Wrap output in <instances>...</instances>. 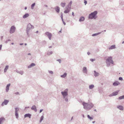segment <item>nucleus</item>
<instances>
[{
    "mask_svg": "<svg viewBox=\"0 0 124 124\" xmlns=\"http://www.w3.org/2000/svg\"><path fill=\"white\" fill-rule=\"evenodd\" d=\"M87 117L89 119H90V120H93V118L90 116L89 115H87Z\"/></svg>",
    "mask_w": 124,
    "mask_h": 124,
    "instance_id": "37",
    "label": "nucleus"
},
{
    "mask_svg": "<svg viewBox=\"0 0 124 124\" xmlns=\"http://www.w3.org/2000/svg\"><path fill=\"white\" fill-rule=\"evenodd\" d=\"M84 108L86 110H90L94 106L91 103H86L83 102L82 103Z\"/></svg>",
    "mask_w": 124,
    "mask_h": 124,
    "instance_id": "1",
    "label": "nucleus"
},
{
    "mask_svg": "<svg viewBox=\"0 0 124 124\" xmlns=\"http://www.w3.org/2000/svg\"><path fill=\"white\" fill-rule=\"evenodd\" d=\"M62 22L64 24V25H65L66 24L65 23L64 21H63Z\"/></svg>",
    "mask_w": 124,
    "mask_h": 124,
    "instance_id": "48",
    "label": "nucleus"
},
{
    "mask_svg": "<svg viewBox=\"0 0 124 124\" xmlns=\"http://www.w3.org/2000/svg\"><path fill=\"white\" fill-rule=\"evenodd\" d=\"M95 60V59H90V61L92 62H93Z\"/></svg>",
    "mask_w": 124,
    "mask_h": 124,
    "instance_id": "40",
    "label": "nucleus"
},
{
    "mask_svg": "<svg viewBox=\"0 0 124 124\" xmlns=\"http://www.w3.org/2000/svg\"><path fill=\"white\" fill-rule=\"evenodd\" d=\"M11 40L10 39H8L6 41V43L8 42V41H10Z\"/></svg>",
    "mask_w": 124,
    "mask_h": 124,
    "instance_id": "50",
    "label": "nucleus"
},
{
    "mask_svg": "<svg viewBox=\"0 0 124 124\" xmlns=\"http://www.w3.org/2000/svg\"><path fill=\"white\" fill-rule=\"evenodd\" d=\"M42 43L43 44L45 45L46 44V42L44 40L42 42Z\"/></svg>",
    "mask_w": 124,
    "mask_h": 124,
    "instance_id": "41",
    "label": "nucleus"
},
{
    "mask_svg": "<svg viewBox=\"0 0 124 124\" xmlns=\"http://www.w3.org/2000/svg\"><path fill=\"white\" fill-rule=\"evenodd\" d=\"M95 121H93V122H92V123H93V124H94V123H95Z\"/></svg>",
    "mask_w": 124,
    "mask_h": 124,
    "instance_id": "59",
    "label": "nucleus"
},
{
    "mask_svg": "<svg viewBox=\"0 0 124 124\" xmlns=\"http://www.w3.org/2000/svg\"><path fill=\"white\" fill-rule=\"evenodd\" d=\"M29 14L26 13L23 16V18L25 19L29 17Z\"/></svg>",
    "mask_w": 124,
    "mask_h": 124,
    "instance_id": "17",
    "label": "nucleus"
},
{
    "mask_svg": "<svg viewBox=\"0 0 124 124\" xmlns=\"http://www.w3.org/2000/svg\"><path fill=\"white\" fill-rule=\"evenodd\" d=\"M35 5V3H34L32 4L31 5V9H34V7Z\"/></svg>",
    "mask_w": 124,
    "mask_h": 124,
    "instance_id": "30",
    "label": "nucleus"
},
{
    "mask_svg": "<svg viewBox=\"0 0 124 124\" xmlns=\"http://www.w3.org/2000/svg\"><path fill=\"white\" fill-rule=\"evenodd\" d=\"M117 108L119 110H122L124 109L123 107L121 105H118L117 106Z\"/></svg>",
    "mask_w": 124,
    "mask_h": 124,
    "instance_id": "15",
    "label": "nucleus"
},
{
    "mask_svg": "<svg viewBox=\"0 0 124 124\" xmlns=\"http://www.w3.org/2000/svg\"><path fill=\"white\" fill-rule=\"evenodd\" d=\"M66 5V3H62V2L61 4L60 5L62 7L64 8Z\"/></svg>",
    "mask_w": 124,
    "mask_h": 124,
    "instance_id": "31",
    "label": "nucleus"
},
{
    "mask_svg": "<svg viewBox=\"0 0 124 124\" xmlns=\"http://www.w3.org/2000/svg\"><path fill=\"white\" fill-rule=\"evenodd\" d=\"M9 102V101L8 100H5L4 101L2 102L1 104V106H4V105H7Z\"/></svg>",
    "mask_w": 124,
    "mask_h": 124,
    "instance_id": "9",
    "label": "nucleus"
},
{
    "mask_svg": "<svg viewBox=\"0 0 124 124\" xmlns=\"http://www.w3.org/2000/svg\"><path fill=\"white\" fill-rule=\"evenodd\" d=\"M27 9V8L26 7H25V8H24V9L25 10H26Z\"/></svg>",
    "mask_w": 124,
    "mask_h": 124,
    "instance_id": "57",
    "label": "nucleus"
},
{
    "mask_svg": "<svg viewBox=\"0 0 124 124\" xmlns=\"http://www.w3.org/2000/svg\"><path fill=\"white\" fill-rule=\"evenodd\" d=\"M56 61H58V62H59V63H61V60L60 59H57V60H56Z\"/></svg>",
    "mask_w": 124,
    "mask_h": 124,
    "instance_id": "42",
    "label": "nucleus"
},
{
    "mask_svg": "<svg viewBox=\"0 0 124 124\" xmlns=\"http://www.w3.org/2000/svg\"><path fill=\"white\" fill-rule=\"evenodd\" d=\"M116 48V46L115 45H113L110 46L109 47L108 49L109 50H112L115 49Z\"/></svg>",
    "mask_w": 124,
    "mask_h": 124,
    "instance_id": "16",
    "label": "nucleus"
},
{
    "mask_svg": "<svg viewBox=\"0 0 124 124\" xmlns=\"http://www.w3.org/2000/svg\"><path fill=\"white\" fill-rule=\"evenodd\" d=\"M82 116H83V117H84V115H82Z\"/></svg>",
    "mask_w": 124,
    "mask_h": 124,
    "instance_id": "63",
    "label": "nucleus"
},
{
    "mask_svg": "<svg viewBox=\"0 0 124 124\" xmlns=\"http://www.w3.org/2000/svg\"><path fill=\"white\" fill-rule=\"evenodd\" d=\"M61 19H62V21H64L63 20V18H61Z\"/></svg>",
    "mask_w": 124,
    "mask_h": 124,
    "instance_id": "60",
    "label": "nucleus"
},
{
    "mask_svg": "<svg viewBox=\"0 0 124 124\" xmlns=\"http://www.w3.org/2000/svg\"><path fill=\"white\" fill-rule=\"evenodd\" d=\"M28 55H31V54H30V53H28Z\"/></svg>",
    "mask_w": 124,
    "mask_h": 124,
    "instance_id": "62",
    "label": "nucleus"
},
{
    "mask_svg": "<svg viewBox=\"0 0 124 124\" xmlns=\"http://www.w3.org/2000/svg\"><path fill=\"white\" fill-rule=\"evenodd\" d=\"M97 13V12L96 11H94L93 12L89 14L88 16V18L89 19H96V17L95 16Z\"/></svg>",
    "mask_w": 124,
    "mask_h": 124,
    "instance_id": "2",
    "label": "nucleus"
},
{
    "mask_svg": "<svg viewBox=\"0 0 124 124\" xmlns=\"http://www.w3.org/2000/svg\"><path fill=\"white\" fill-rule=\"evenodd\" d=\"M44 6L46 7H48L47 6V5H44Z\"/></svg>",
    "mask_w": 124,
    "mask_h": 124,
    "instance_id": "58",
    "label": "nucleus"
},
{
    "mask_svg": "<svg viewBox=\"0 0 124 124\" xmlns=\"http://www.w3.org/2000/svg\"><path fill=\"white\" fill-rule=\"evenodd\" d=\"M52 47V46H49V48H51Z\"/></svg>",
    "mask_w": 124,
    "mask_h": 124,
    "instance_id": "61",
    "label": "nucleus"
},
{
    "mask_svg": "<svg viewBox=\"0 0 124 124\" xmlns=\"http://www.w3.org/2000/svg\"><path fill=\"white\" fill-rule=\"evenodd\" d=\"M72 3V1H70V3L68 4V5L67 7L69 8H71V5Z\"/></svg>",
    "mask_w": 124,
    "mask_h": 124,
    "instance_id": "29",
    "label": "nucleus"
},
{
    "mask_svg": "<svg viewBox=\"0 0 124 124\" xmlns=\"http://www.w3.org/2000/svg\"><path fill=\"white\" fill-rule=\"evenodd\" d=\"M2 47V45H0V50H1Z\"/></svg>",
    "mask_w": 124,
    "mask_h": 124,
    "instance_id": "51",
    "label": "nucleus"
},
{
    "mask_svg": "<svg viewBox=\"0 0 124 124\" xmlns=\"http://www.w3.org/2000/svg\"><path fill=\"white\" fill-rule=\"evenodd\" d=\"M27 27H29V28H31L32 29H33L34 28V26L32 25L30 23H29L27 25Z\"/></svg>",
    "mask_w": 124,
    "mask_h": 124,
    "instance_id": "18",
    "label": "nucleus"
},
{
    "mask_svg": "<svg viewBox=\"0 0 124 124\" xmlns=\"http://www.w3.org/2000/svg\"><path fill=\"white\" fill-rule=\"evenodd\" d=\"M15 113H18V111L19 110V109L18 108L16 107L15 108Z\"/></svg>",
    "mask_w": 124,
    "mask_h": 124,
    "instance_id": "33",
    "label": "nucleus"
},
{
    "mask_svg": "<svg viewBox=\"0 0 124 124\" xmlns=\"http://www.w3.org/2000/svg\"><path fill=\"white\" fill-rule=\"evenodd\" d=\"M23 44V43H20V45H22Z\"/></svg>",
    "mask_w": 124,
    "mask_h": 124,
    "instance_id": "56",
    "label": "nucleus"
},
{
    "mask_svg": "<svg viewBox=\"0 0 124 124\" xmlns=\"http://www.w3.org/2000/svg\"><path fill=\"white\" fill-rule=\"evenodd\" d=\"M106 62H110L112 64L114 63V62L112 60V57L111 56L108 57V58L106 59Z\"/></svg>",
    "mask_w": 124,
    "mask_h": 124,
    "instance_id": "3",
    "label": "nucleus"
},
{
    "mask_svg": "<svg viewBox=\"0 0 124 124\" xmlns=\"http://www.w3.org/2000/svg\"><path fill=\"white\" fill-rule=\"evenodd\" d=\"M52 53H53V52L52 51H51L50 52L49 54L48 53L47 54H48L49 55H50L51 54H52Z\"/></svg>",
    "mask_w": 124,
    "mask_h": 124,
    "instance_id": "47",
    "label": "nucleus"
},
{
    "mask_svg": "<svg viewBox=\"0 0 124 124\" xmlns=\"http://www.w3.org/2000/svg\"><path fill=\"white\" fill-rule=\"evenodd\" d=\"M83 73H87V68L86 67H84L83 68Z\"/></svg>",
    "mask_w": 124,
    "mask_h": 124,
    "instance_id": "21",
    "label": "nucleus"
},
{
    "mask_svg": "<svg viewBox=\"0 0 124 124\" xmlns=\"http://www.w3.org/2000/svg\"><path fill=\"white\" fill-rule=\"evenodd\" d=\"M8 67H9V66L8 65H6V66L5 68L4 69V72H6L7 71V70L8 69Z\"/></svg>",
    "mask_w": 124,
    "mask_h": 124,
    "instance_id": "28",
    "label": "nucleus"
},
{
    "mask_svg": "<svg viewBox=\"0 0 124 124\" xmlns=\"http://www.w3.org/2000/svg\"><path fill=\"white\" fill-rule=\"evenodd\" d=\"M48 72L49 73L51 74H53L54 73L51 70H49Z\"/></svg>",
    "mask_w": 124,
    "mask_h": 124,
    "instance_id": "39",
    "label": "nucleus"
},
{
    "mask_svg": "<svg viewBox=\"0 0 124 124\" xmlns=\"http://www.w3.org/2000/svg\"><path fill=\"white\" fill-rule=\"evenodd\" d=\"M5 120L3 117H1L0 118V124H2L3 122V121Z\"/></svg>",
    "mask_w": 124,
    "mask_h": 124,
    "instance_id": "24",
    "label": "nucleus"
},
{
    "mask_svg": "<svg viewBox=\"0 0 124 124\" xmlns=\"http://www.w3.org/2000/svg\"><path fill=\"white\" fill-rule=\"evenodd\" d=\"M45 34L48 37L49 39L50 40L51 39V38L52 37V35L51 33L47 32H46Z\"/></svg>",
    "mask_w": 124,
    "mask_h": 124,
    "instance_id": "6",
    "label": "nucleus"
},
{
    "mask_svg": "<svg viewBox=\"0 0 124 124\" xmlns=\"http://www.w3.org/2000/svg\"><path fill=\"white\" fill-rule=\"evenodd\" d=\"M119 80H120L122 81L123 80V79L122 77H119Z\"/></svg>",
    "mask_w": 124,
    "mask_h": 124,
    "instance_id": "43",
    "label": "nucleus"
},
{
    "mask_svg": "<svg viewBox=\"0 0 124 124\" xmlns=\"http://www.w3.org/2000/svg\"><path fill=\"white\" fill-rule=\"evenodd\" d=\"M84 3L85 5L87 3V1L85 0H84Z\"/></svg>",
    "mask_w": 124,
    "mask_h": 124,
    "instance_id": "45",
    "label": "nucleus"
},
{
    "mask_svg": "<svg viewBox=\"0 0 124 124\" xmlns=\"http://www.w3.org/2000/svg\"><path fill=\"white\" fill-rule=\"evenodd\" d=\"M110 62H106V66L107 67H108L110 65Z\"/></svg>",
    "mask_w": 124,
    "mask_h": 124,
    "instance_id": "38",
    "label": "nucleus"
},
{
    "mask_svg": "<svg viewBox=\"0 0 124 124\" xmlns=\"http://www.w3.org/2000/svg\"><path fill=\"white\" fill-rule=\"evenodd\" d=\"M94 85L93 84L90 85L89 86V88L90 89H92L94 88Z\"/></svg>",
    "mask_w": 124,
    "mask_h": 124,
    "instance_id": "27",
    "label": "nucleus"
},
{
    "mask_svg": "<svg viewBox=\"0 0 124 124\" xmlns=\"http://www.w3.org/2000/svg\"><path fill=\"white\" fill-rule=\"evenodd\" d=\"M61 93L63 96V99H65L66 96H67L68 95V92L66 91L62 92Z\"/></svg>",
    "mask_w": 124,
    "mask_h": 124,
    "instance_id": "5",
    "label": "nucleus"
},
{
    "mask_svg": "<svg viewBox=\"0 0 124 124\" xmlns=\"http://www.w3.org/2000/svg\"><path fill=\"white\" fill-rule=\"evenodd\" d=\"M10 84H9L7 85L6 88V92H7L9 90V87L10 86Z\"/></svg>",
    "mask_w": 124,
    "mask_h": 124,
    "instance_id": "19",
    "label": "nucleus"
},
{
    "mask_svg": "<svg viewBox=\"0 0 124 124\" xmlns=\"http://www.w3.org/2000/svg\"><path fill=\"white\" fill-rule=\"evenodd\" d=\"M15 93L16 95H18L19 94V93L18 92H17L16 93Z\"/></svg>",
    "mask_w": 124,
    "mask_h": 124,
    "instance_id": "52",
    "label": "nucleus"
},
{
    "mask_svg": "<svg viewBox=\"0 0 124 124\" xmlns=\"http://www.w3.org/2000/svg\"><path fill=\"white\" fill-rule=\"evenodd\" d=\"M124 41H123V42H122V44H124Z\"/></svg>",
    "mask_w": 124,
    "mask_h": 124,
    "instance_id": "64",
    "label": "nucleus"
},
{
    "mask_svg": "<svg viewBox=\"0 0 124 124\" xmlns=\"http://www.w3.org/2000/svg\"><path fill=\"white\" fill-rule=\"evenodd\" d=\"M44 118V116H41L40 119V120L39 122L40 123H41L42 120H43Z\"/></svg>",
    "mask_w": 124,
    "mask_h": 124,
    "instance_id": "36",
    "label": "nucleus"
},
{
    "mask_svg": "<svg viewBox=\"0 0 124 124\" xmlns=\"http://www.w3.org/2000/svg\"><path fill=\"white\" fill-rule=\"evenodd\" d=\"M67 74L66 73H64V74L63 75H61V77L62 78H65L66 77V76H67Z\"/></svg>",
    "mask_w": 124,
    "mask_h": 124,
    "instance_id": "26",
    "label": "nucleus"
},
{
    "mask_svg": "<svg viewBox=\"0 0 124 124\" xmlns=\"http://www.w3.org/2000/svg\"><path fill=\"white\" fill-rule=\"evenodd\" d=\"M118 99L119 100L124 99V95H123V96L119 97Z\"/></svg>",
    "mask_w": 124,
    "mask_h": 124,
    "instance_id": "34",
    "label": "nucleus"
},
{
    "mask_svg": "<svg viewBox=\"0 0 124 124\" xmlns=\"http://www.w3.org/2000/svg\"><path fill=\"white\" fill-rule=\"evenodd\" d=\"M85 20V18L84 17L81 16L80 17L79 21L81 22Z\"/></svg>",
    "mask_w": 124,
    "mask_h": 124,
    "instance_id": "22",
    "label": "nucleus"
},
{
    "mask_svg": "<svg viewBox=\"0 0 124 124\" xmlns=\"http://www.w3.org/2000/svg\"><path fill=\"white\" fill-rule=\"evenodd\" d=\"M55 10L57 13H59L60 11V8L59 7L56 6L54 8Z\"/></svg>",
    "mask_w": 124,
    "mask_h": 124,
    "instance_id": "12",
    "label": "nucleus"
},
{
    "mask_svg": "<svg viewBox=\"0 0 124 124\" xmlns=\"http://www.w3.org/2000/svg\"><path fill=\"white\" fill-rule=\"evenodd\" d=\"M43 109H40V110L39 113H41L43 111Z\"/></svg>",
    "mask_w": 124,
    "mask_h": 124,
    "instance_id": "49",
    "label": "nucleus"
},
{
    "mask_svg": "<svg viewBox=\"0 0 124 124\" xmlns=\"http://www.w3.org/2000/svg\"><path fill=\"white\" fill-rule=\"evenodd\" d=\"M35 64L34 63H32L29 66H28V68H30L31 67H32L35 66Z\"/></svg>",
    "mask_w": 124,
    "mask_h": 124,
    "instance_id": "23",
    "label": "nucleus"
},
{
    "mask_svg": "<svg viewBox=\"0 0 124 124\" xmlns=\"http://www.w3.org/2000/svg\"><path fill=\"white\" fill-rule=\"evenodd\" d=\"M87 54L89 55L90 54V53L89 52H88L87 53Z\"/></svg>",
    "mask_w": 124,
    "mask_h": 124,
    "instance_id": "53",
    "label": "nucleus"
},
{
    "mask_svg": "<svg viewBox=\"0 0 124 124\" xmlns=\"http://www.w3.org/2000/svg\"><path fill=\"white\" fill-rule=\"evenodd\" d=\"M31 109L32 110H34L35 112H37V109L36 106L35 105H33L31 108Z\"/></svg>",
    "mask_w": 124,
    "mask_h": 124,
    "instance_id": "14",
    "label": "nucleus"
},
{
    "mask_svg": "<svg viewBox=\"0 0 124 124\" xmlns=\"http://www.w3.org/2000/svg\"><path fill=\"white\" fill-rule=\"evenodd\" d=\"M16 28L14 26H12L10 28V33L12 34L14 33L15 31Z\"/></svg>",
    "mask_w": 124,
    "mask_h": 124,
    "instance_id": "4",
    "label": "nucleus"
},
{
    "mask_svg": "<svg viewBox=\"0 0 124 124\" xmlns=\"http://www.w3.org/2000/svg\"><path fill=\"white\" fill-rule=\"evenodd\" d=\"M32 29L31 28H29V27H27L26 28V33L28 37H29L30 36V30H31V29Z\"/></svg>",
    "mask_w": 124,
    "mask_h": 124,
    "instance_id": "8",
    "label": "nucleus"
},
{
    "mask_svg": "<svg viewBox=\"0 0 124 124\" xmlns=\"http://www.w3.org/2000/svg\"><path fill=\"white\" fill-rule=\"evenodd\" d=\"M31 115L29 113L26 114L24 115V118L28 117L29 118H31Z\"/></svg>",
    "mask_w": 124,
    "mask_h": 124,
    "instance_id": "13",
    "label": "nucleus"
},
{
    "mask_svg": "<svg viewBox=\"0 0 124 124\" xmlns=\"http://www.w3.org/2000/svg\"><path fill=\"white\" fill-rule=\"evenodd\" d=\"M118 91H117L115 92H113L111 94L109 95V96H113L117 95L118 94Z\"/></svg>",
    "mask_w": 124,
    "mask_h": 124,
    "instance_id": "7",
    "label": "nucleus"
},
{
    "mask_svg": "<svg viewBox=\"0 0 124 124\" xmlns=\"http://www.w3.org/2000/svg\"><path fill=\"white\" fill-rule=\"evenodd\" d=\"M15 115L16 118L17 119L19 117L18 114V113H15Z\"/></svg>",
    "mask_w": 124,
    "mask_h": 124,
    "instance_id": "35",
    "label": "nucleus"
},
{
    "mask_svg": "<svg viewBox=\"0 0 124 124\" xmlns=\"http://www.w3.org/2000/svg\"><path fill=\"white\" fill-rule=\"evenodd\" d=\"M16 72L18 73L21 74V75H23V71H19L17 70L16 71Z\"/></svg>",
    "mask_w": 124,
    "mask_h": 124,
    "instance_id": "25",
    "label": "nucleus"
},
{
    "mask_svg": "<svg viewBox=\"0 0 124 124\" xmlns=\"http://www.w3.org/2000/svg\"><path fill=\"white\" fill-rule=\"evenodd\" d=\"M61 18H63V14L62 12H61Z\"/></svg>",
    "mask_w": 124,
    "mask_h": 124,
    "instance_id": "44",
    "label": "nucleus"
},
{
    "mask_svg": "<svg viewBox=\"0 0 124 124\" xmlns=\"http://www.w3.org/2000/svg\"><path fill=\"white\" fill-rule=\"evenodd\" d=\"M64 91H66L67 92V91H68V89H65Z\"/></svg>",
    "mask_w": 124,
    "mask_h": 124,
    "instance_id": "55",
    "label": "nucleus"
},
{
    "mask_svg": "<svg viewBox=\"0 0 124 124\" xmlns=\"http://www.w3.org/2000/svg\"><path fill=\"white\" fill-rule=\"evenodd\" d=\"M66 10L64 11V12L65 13H69L70 11L71 8H69L66 7Z\"/></svg>",
    "mask_w": 124,
    "mask_h": 124,
    "instance_id": "11",
    "label": "nucleus"
},
{
    "mask_svg": "<svg viewBox=\"0 0 124 124\" xmlns=\"http://www.w3.org/2000/svg\"><path fill=\"white\" fill-rule=\"evenodd\" d=\"M72 15L73 16H74V12H72Z\"/></svg>",
    "mask_w": 124,
    "mask_h": 124,
    "instance_id": "54",
    "label": "nucleus"
},
{
    "mask_svg": "<svg viewBox=\"0 0 124 124\" xmlns=\"http://www.w3.org/2000/svg\"><path fill=\"white\" fill-rule=\"evenodd\" d=\"M94 75L95 77H96L98 76L99 75V74L98 72H96L94 70Z\"/></svg>",
    "mask_w": 124,
    "mask_h": 124,
    "instance_id": "20",
    "label": "nucleus"
},
{
    "mask_svg": "<svg viewBox=\"0 0 124 124\" xmlns=\"http://www.w3.org/2000/svg\"><path fill=\"white\" fill-rule=\"evenodd\" d=\"M65 100L67 102L68 101V98L67 97L65 98Z\"/></svg>",
    "mask_w": 124,
    "mask_h": 124,
    "instance_id": "46",
    "label": "nucleus"
},
{
    "mask_svg": "<svg viewBox=\"0 0 124 124\" xmlns=\"http://www.w3.org/2000/svg\"><path fill=\"white\" fill-rule=\"evenodd\" d=\"M120 84V83L118 81L114 82L113 84V85L114 86H116Z\"/></svg>",
    "mask_w": 124,
    "mask_h": 124,
    "instance_id": "10",
    "label": "nucleus"
},
{
    "mask_svg": "<svg viewBox=\"0 0 124 124\" xmlns=\"http://www.w3.org/2000/svg\"><path fill=\"white\" fill-rule=\"evenodd\" d=\"M101 33V32H98V33H97L93 34L92 35V36H97V35H98L100 34Z\"/></svg>",
    "mask_w": 124,
    "mask_h": 124,
    "instance_id": "32",
    "label": "nucleus"
}]
</instances>
